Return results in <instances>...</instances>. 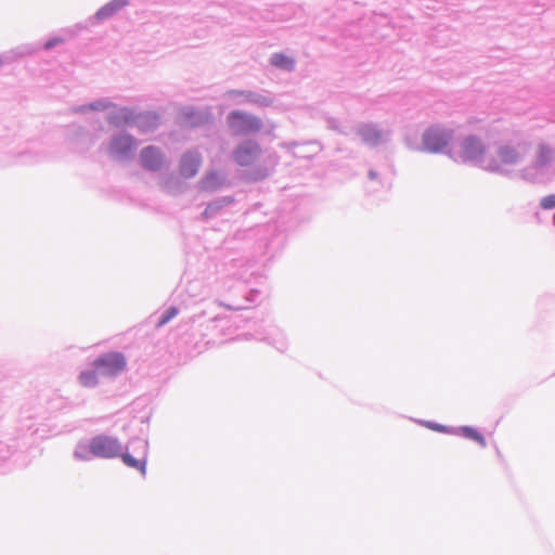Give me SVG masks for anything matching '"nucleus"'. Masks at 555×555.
Listing matches in <instances>:
<instances>
[{
	"label": "nucleus",
	"mask_w": 555,
	"mask_h": 555,
	"mask_svg": "<svg viewBox=\"0 0 555 555\" xmlns=\"http://www.w3.org/2000/svg\"><path fill=\"white\" fill-rule=\"evenodd\" d=\"M178 314V309L176 307H170L167 309L163 315L159 318L157 323V327H162L167 324L170 320H172Z\"/></svg>",
	"instance_id": "nucleus-16"
},
{
	"label": "nucleus",
	"mask_w": 555,
	"mask_h": 555,
	"mask_svg": "<svg viewBox=\"0 0 555 555\" xmlns=\"http://www.w3.org/2000/svg\"><path fill=\"white\" fill-rule=\"evenodd\" d=\"M3 64V60L2 57L0 56V66Z\"/></svg>",
	"instance_id": "nucleus-22"
},
{
	"label": "nucleus",
	"mask_w": 555,
	"mask_h": 555,
	"mask_svg": "<svg viewBox=\"0 0 555 555\" xmlns=\"http://www.w3.org/2000/svg\"><path fill=\"white\" fill-rule=\"evenodd\" d=\"M218 180V175L217 173H209L207 175L203 181H202V184H203V188L204 189H211L215 186L216 182Z\"/></svg>",
	"instance_id": "nucleus-17"
},
{
	"label": "nucleus",
	"mask_w": 555,
	"mask_h": 555,
	"mask_svg": "<svg viewBox=\"0 0 555 555\" xmlns=\"http://www.w3.org/2000/svg\"><path fill=\"white\" fill-rule=\"evenodd\" d=\"M64 42V39L61 38V37H55V38H52L50 40H48L47 42H44L43 44V48L46 50H50L52 49L53 47L57 46V44H61Z\"/></svg>",
	"instance_id": "nucleus-19"
},
{
	"label": "nucleus",
	"mask_w": 555,
	"mask_h": 555,
	"mask_svg": "<svg viewBox=\"0 0 555 555\" xmlns=\"http://www.w3.org/2000/svg\"><path fill=\"white\" fill-rule=\"evenodd\" d=\"M127 4L128 0H112L96 12L95 18L98 21L109 18L121 9H124Z\"/></svg>",
	"instance_id": "nucleus-12"
},
{
	"label": "nucleus",
	"mask_w": 555,
	"mask_h": 555,
	"mask_svg": "<svg viewBox=\"0 0 555 555\" xmlns=\"http://www.w3.org/2000/svg\"><path fill=\"white\" fill-rule=\"evenodd\" d=\"M146 453H147V443L145 441H140V452L139 457L134 459L130 453L120 452L119 456L125 465L130 468H134L139 470L142 475L146 474Z\"/></svg>",
	"instance_id": "nucleus-9"
},
{
	"label": "nucleus",
	"mask_w": 555,
	"mask_h": 555,
	"mask_svg": "<svg viewBox=\"0 0 555 555\" xmlns=\"http://www.w3.org/2000/svg\"><path fill=\"white\" fill-rule=\"evenodd\" d=\"M428 427L433 430L439 431V433H449V429L440 424H428Z\"/></svg>",
	"instance_id": "nucleus-21"
},
{
	"label": "nucleus",
	"mask_w": 555,
	"mask_h": 555,
	"mask_svg": "<svg viewBox=\"0 0 555 555\" xmlns=\"http://www.w3.org/2000/svg\"><path fill=\"white\" fill-rule=\"evenodd\" d=\"M228 125L235 134L256 133L261 129L259 118L240 111H234L229 114Z\"/></svg>",
	"instance_id": "nucleus-2"
},
{
	"label": "nucleus",
	"mask_w": 555,
	"mask_h": 555,
	"mask_svg": "<svg viewBox=\"0 0 555 555\" xmlns=\"http://www.w3.org/2000/svg\"><path fill=\"white\" fill-rule=\"evenodd\" d=\"M548 157H550V151H548V150H546V149H544V147H542V149L540 150L539 163H540L541 165L546 164V163H547V160H548Z\"/></svg>",
	"instance_id": "nucleus-20"
},
{
	"label": "nucleus",
	"mask_w": 555,
	"mask_h": 555,
	"mask_svg": "<svg viewBox=\"0 0 555 555\" xmlns=\"http://www.w3.org/2000/svg\"><path fill=\"white\" fill-rule=\"evenodd\" d=\"M261 154L260 145L253 141H246L237 145L233 152V158L242 167L253 166Z\"/></svg>",
	"instance_id": "nucleus-6"
},
{
	"label": "nucleus",
	"mask_w": 555,
	"mask_h": 555,
	"mask_svg": "<svg viewBox=\"0 0 555 555\" xmlns=\"http://www.w3.org/2000/svg\"><path fill=\"white\" fill-rule=\"evenodd\" d=\"M459 431L463 437L474 440L481 447H486V439L477 429L469 426H463L459 429Z\"/></svg>",
	"instance_id": "nucleus-13"
},
{
	"label": "nucleus",
	"mask_w": 555,
	"mask_h": 555,
	"mask_svg": "<svg viewBox=\"0 0 555 555\" xmlns=\"http://www.w3.org/2000/svg\"><path fill=\"white\" fill-rule=\"evenodd\" d=\"M135 140L128 134L115 137L109 144V153L116 156H125L135 147Z\"/></svg>",
	"instance_id": "nucleus-11"
},
{
	"label": "nucleus",
	"mask_w": 555,
	"mask_h": 555,
	"mask_svg": "<svg viewBox=\"0 0 555 555\" xmlns=\"http://www.w3.org/2000/svg\"><path fill=\"white\" fill-rule=\"evenodd\" d=\"M89 449L94 456L112 459L119 456L122 448L118 439L101 435L91 439Z\"/></svg>",
	"instance_id": "nucleus-4"
},
{
	"label": "nucleus",
	"mask_w": 555,
	"mask_h": 555,
	"mask_svg": "<svg viewBox=\"0 0 555 555\" xmlns=\"http://www.w3.org/2000/svg\"><path fill=\"white\" fill-rule=\"evenodd\" d=\"M519 159V154L515 147L503 145L498 151V159H493L488 165L490 171H500L502 166L515 164Z\"/></svg>",
	"instance_id": "nucleus-8"
},
{
	"label": "nucleus",
	"mask_w": 555,
	"mask_h": 555,
	"mask_svg": "<svg viewBox=\"0 0 555 555\" xmlns=\"http://www.w3.org/2000/svg\"><path fill=\"white\" fill-rule=\"evenodd\" d=\"M273 65L282 68H292L293 61L284 54H274L271 59Z\"/></svg>",
	"instance_id": "nucleus-15"
},
{
	"label": "nucleus",
	"mask_w": 555,
	"mask_h": 555,
	"mask_svg": "<svg viewBox=\"0 0 555 555\" xmlns=\"http://www.w3.org/2000/svg\"><path fill=\"white\" fill-rule=\"evenodd\" d=\"M453 134L451 131L438 127L429 128L423 135V144L427 151L440 152L450 141Z\"/></svg>",
	"instance_id": "nucleus-5"
},
{
	"label": "nucleus",
	"mask_w": 555,
	"mask_h": 555,
	"mask_svg": "<svg viewBox=\"0 0 555 555\" xmlns=\"http://www.w3.org/2000/svg\"><path fill=\"white\" fill-rule=\"evenodd\" d=\"M126 358L120 352L105 353L93 361V369L104 376H115L126 367Z\"/></svg>",
	"instance_id": "nucleus-3"
},
{
	"label": "nucleus",
	"mask_w": 555,
	"mask_h": 555,
	"mask_svg": "<svg viewBox=\"0 0 555 555\" xmlns=\"http://www.w3.org/2000/svg\"><path fill=\"white\" fill-rule=\"evenodd\" d=\"M202 158L198 153L189 152L185 153L180 160L179 171L183 178L194 177L201 167Z\"/></svg>",
	"instance_id": "nucleus-10"
},
{
	"label": "nucleus",
	"mask_w": 555,
	"mask_h": 555,
	"mask_svg": "<svg viewBox=\"0 0 555 555\" xmlns=\"http://www.w3.org/2000/svg\"><path fill=\"white\" fill-rule=\"evenodd\" d=\"M140 160L145 169L158 171L165 164V156L158 147L150 145L141 151Z\"/></svg>",
	"instance_id": "nucleus-7"
},
{
	"label": "nucleus",
	"mask_w": 555,
	"mask_h": 555,
	"mask_svg": "<svg viewBox=\"0 0 555 555\" xmlns=\"http://www.w3.org/2000/svg\"><path fill=\"white\" fill-rule=\"evenodd\" d=\"M98 374L96 370L82 372L79 375V382L83 387H94L98 384Z\"/></svg>",
	"instance_id": "nucleus-14"
},
{
	"label": "nucleus",
	"mask_w": 555,
	"mask_h": 555,
	"mask_svg": "<svg viewBox=\"0 0 555 555\" xmlns=\"http://www.w3.org/2000/svg\"><path fill=\"white\" fill-rule=\"evenodd\" d=\"M541 207L544 209H552L555 207V194L542 198Z\"/></svg>",
	"instance_id": "nucleus-18"
},
{
	"label": "nucleus",
	"mask_w": 555,
	"mask_h": 555,
	"mask_svg": "<svg viewBox=\"0 0 555 555\" xmlns=\"http://www.w3.org/2000/svg\"><path fill=\"white\" fill-rule=\"evenodd\" d=\"M487 154V146L477 135L465 137L459 145V152L454 158L461 163L479 164Z\"/></svg>",
	"instance_id": "nucleus-1"
}]
</instances>
